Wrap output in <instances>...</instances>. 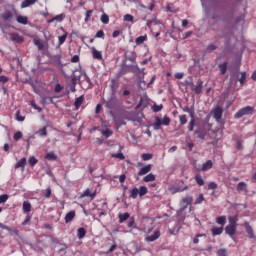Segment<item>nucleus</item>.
<instances>
[{
    "mask_svg": "<svg viewBox=\"0 0 256 256\" xmlns=\"http://www.w3.org/2000/svg\"><path fill=\"white\" fill-rule=\"evenodd\" d=\"M161 237V231L160 230H155L153 235L147 236L145 238V241L148 243H153V241H157Z\"/></svg>",
    "mask_w": 256,
    "mask_h": 256,
    "instance_id": "6",
    "label": "nucleus"
},
{
    "mask_svg": "<svg viewBox=\"0 0 256 256\" xmlns=\"http://www.w3.org/2000/svg\"><path fill=\"white\" fill-rule=\"evenodd\" d=\"M4 21H11L13 19V12L11 10H6L1 14Z\"/></svg>",
    "mask_w": 256,
    "mask_h": 256,
    "instance_id": "15",
    "label": "nucleus"
},
{
    "mask_svg": "<svg viewBox=\"0 0 256 256\" xmlns=\"http://www.w3.org/2000/svg\"><path fill=\"white\" fill-rule=\"evenodd\" d=\"M211 233L213 237H217V235H221L223 233V227H213L211 229Z\"/></svg>",
    "mask_w": 256,
    "mask_h": 256,
    "instance_id": "24",
    "label": "nucleus"
},
{
    "mask_svg": "<svg viewBox=\"0 0 256 256\" xmlns=\"http://www.w3.org/2000/svg\"><path fill=\"white\" fill-rule=\"evenodd\" d=\"M45 159L47 161H57V156L55 155V152H48L46 155H45Z\"/></svg>",
    "mask_w": 256,
    "mask_h": 256,
    "instance_id": "31",
    "label": "nucleus"
},
{
    "mask_svg": "<svg viewBox=\"0 0 256 256\" xmlns=\"http://www.w3.org/2000/svg\"><path fill=\"white\" fill-rule=\"evenodd\" d=\"M225 233H226V235H229V237H233L235 235V233H237V226H231L228 224L225 227Z\"/></svg>",
    "mask_w": 256,
    "mask_h": 256,
    "instance_id": "10",
    "label": "nucleus"
},
{
    "mask_svg": "<svg viewBox=\"0 0 256 256\" xmlns=\"http://www.w3.org/2000/svg\"><path fill=\"white\" fill-rule=\"evenodd\" d=\"M195 128V119H191L189 124H188V131H193V129Z\"/></svg>",
    "mask_w": 256,
    "mask_h": 256,
    "instance_id": "55",
    "label": "nucleus"
},
{
    "mask_svg": "<svg viewBox=\"0 0 256 256\" xmlns=\"http://www.w3.org/2000/svg\"><path fill=\"white\" fill-rule=\"evenodd\" d=\"M17 23H20V25H27L29 23V18L27 16H17L16 18Z\"/></svg>",
    "mask_w": 256,
    "mask_h": 256,
    "instance_id": "20",
    "label": "nucleus"
},
{
    "mask_svg": "<svg viewBox=\"0 0 256 256\" xmlns=\"http://www.w3.org/2000/svg\"><path fill=\"white\" fill-rule=\"evenodd\" d=\"M144 41H147V35L137 37L135 43L136 45H143Z\"/></svg>",
    "mask_w": 256,
    "mask_h": 256,
    "instance_id": "38",
    "label": "nucleus"
},
{
    "mask_svg": "<svg viewBox=\"0 0 256 256\" xmlns=\"http://www.w3.org/2000/svg\"><path fill=\"white\" fill-rule=\"evenodd\" d=\"M244 227L246 229V233L249 239H255V232L253 231V227H251V224H249V222H245Z\"/></svg>",
    "mask_w": 256,
    "mask_h": 256,
    "instance_id": "8",
    "label": "nucleus"
},
{
    "mask_svg": "<svg viewBox=\"0 0 256 256\" xmlns=\"http://www.w3.org/2000/svg\"><path fill=\"white\" fill-rule=\"evenodd\" d=\"M75 219V210L68 212L65 216V223H71Z\"/></svg>",
    "mask_w": 256,
    "mask_h": 256,
    "instance_id": "22",
    "label": "nucleus"
},
{
    "mask_svg": "<svg viewBox=\"0 0 256 256\" xmlns=\"http://www.w3.org/2000/svg\"><path fill=\"white\" fill-rule=\"evenodd\" d=\"M193 91L196 93V95H199L203 91V81L198 80L197 85L193 88Z\"/></svg>",
    "mask_w": 256,
    "mask_h": 256,
    "instance_id": "16",
    "label": "nucleus"
},
{
    "mask_svg": "<svg viewBox=\"0 0 256 256\" xmlns=\"http://www.w3.org/2000/svg\"><path fill=\"white\" fill-rule=\"evenodd\" d=\"M171 124V118L169 116H164L163 120L159 116L155 117V122L152 124L154 131H159L161 125L168 126Z\"/></svg>",
    "mask_w": 256,
    "mask_h": 256,
    "instance_id": "2",
    "label": "nucleus"
},
{
    "mask_svg": "<svg viewBox=\"0 0 256 256\" xmlns=\"http://www.w3.org/2000/svg\"><path fill=\"white\" fill-rule=\"evenodd\" d=\"M35 3H37V0H24L21 3V9H27L30 5H35Z\"/></svg>",
    "mask_w": 256,
    "mask_h": 256,
    "instance_id": "19",
    "label": "nucleus"
},
{
    "mask_svg": "<svg viewBox=\"0 0 256 256\" xmlns=\"http://www.w3.org/2000/svg\"><path fill=\"white\" fill-rule=\"evenodd\" d=\"M222 117H223V108H221L220 106H217L213 110V118L215 119V121H217V123H219Z\"/></svg>",
    "mask_w": 256,
    "mask_h": 256,
    "instance_id": "5",
    "label": "nucleus"
},
{
    "mask_svg": "<svg viewBox=\"0 0 256 256\" xmlns=\"http://www.w3.org/2000/svg\"><path fill=\"white\" fill-rule=\"evenodd\" d=\"M230 226L237 227V222L239 221V218L237 216H229L228 218Z\"/></svg>",
    "mask_w": 256,
    "mask_h": 256,
    "instance_id": "28",
    "label": "nucleus"
},
{
    "mask_svg": "<svg viewBox=\"0 0 256 256\" xmlns=\"http://www.w3.org/2000/svg\"><path fill=\"white\" fill-rule=\"evenodd\" d=\"M218 256H227V250L225 248H221L217 251Z\"/></svg>",
    "mask_w": 256,
    "mask_h": 256,
    "instance_id": "57",
    "label": "nucleus"
},
{
    "mask_svg": "<svg viewBox=\"0 0 256 256\" xmlns=\"http://www.w3.org/2000/svg\"><path fill=\"white\" fill-rule=\"evenodd\" d=\"M181 231V224H177L174 229L169 230L170 235H179V232Z\"/></svg>",
    "mask_w": 256,
    "mask_h": 256,
    "instance_id": "37",
    "label": "nucleus"
},
{
    "mask_svg": "<svg viewBox=\"0 0 256 256\" xmlns=\"http://www.w3.org/2000/svg\"><path fill=\"white\" fill-rule=\"evenodd\" d=\"M134 17H133V15H131V14H126V15H124V21H127V22H129V23H133V21H134Z\"/></svg>",
    "mask_w": 256,
    "mask_h": 256,
    "instance_id": "49",
    "label": "nucleus"
},
{
    "mask_svg": "<svg viewBox=\"0 0 256 256\" xmlns=\"http://www.w3.org/2000/svg\"><path fill=\"white\" fill-rule=\"evenodd\" d=\"M101 134L103 135V137H105V139H109V137L113 135V132L111 131V129L106 128L101 130Z\"/></svg>",
    "mask_w": 256,
    "mask_h": 256,
    "instance_id": "34",
    "label": "nucleus"
},
{
    "mask_svg": "<svg viewBox=\"0 0 256 256\" xmlns=\"http://www.w3.org/2000/svg\"><path fill=\"white\" fill-rule=\"evenodd\" d=\"M124 57L126 59V61H129L130 63H132V67L134 69H139V65H137V52L135 51H126L124 54Z\"/></svg>",
    "mask_w": 256,
    "mask_h": 256,
    "instance_id": "3",
    "label": "nucleus"
},
{
    "mask_svg": "<svg viewBox=\"0 0 256 256\" xmlns=\"http://www.w3.org/2000/svg\"><path fill=\"white\" fill-rule=\"evenodd\" d=\"M30 105H31V107H32L33 109H35L36 111H38V113H41V111H43V109H41V107H39V106L37 105V103L35 102V100H32V101L30 102Z\"/></svg>",
    "mask_w": 256,
    "mask_h": 256,
    "instance_id": "46",
    "label": "nucleus"
},
{
    "mask_svg": "<svg viewBox=\"0 0 256 256\" xmlns=\"http://www.w3.org/2000/svg\"><path fill=\"white\" fill-rule=\"evenodd\" d=\"M111 157L113 159H120L121 161H123V159H125V155H123V153H116V154H112Z\"/></svg>",
    "mask_w": 256,
    "mask_h": 256,
    "instance_id": "47",
    "label": "nucleus"
},
{
    "mask_svg": "<svg viewBox=\"0 0 256 256\" xmlns=\"http://www.w3.org/2000/svg\"><path fill=\"white\" fill-rule=\"evenodd\" d=\"M31 208H32L31 203H29V202H27V201H24V202H23V207H22V209H23V212H24V213H30Z\"/></svg>",
    "mask_w": 256,
    "mask_h": 256,
    "instance_id": "35",
    "label": "nucleus"
},
{
    "mask_svg": "<svg viewBox=\"0 0 256 256\" xmlns=\"http://www.w3.org/2000/svg\"><path fill=\"white\" fill-rule=\"evenodd\" d=\"M101 37H105V32L103 30L98 31L95 35L96 39H99Z\"/></svg>",
    "mask_w": 256,
    "mask_h": 256,
    "instance_id": "61",
    "label": "nucleus"
},
{
    "mask_svg": "<svg viewBox=\"0 0 256 256\" xmlns=\"http://www.w3.org/2000/svg\"><path fill=\"white\" fill-rule=\"evenodd\" d=\"M28 85H30V87H32L34 93L39 95V88H37V85L35 84V82H33V80L29 81Z\"/></svg>",
    "mask_w": 256,
    "mask_h": 256,
    "instance_id": "44",
    "label": "nucleus"
},
{
    "mask_svg": "<svg viewBox=\"0 0 256 256\" xmlns=\"http://www.w3.org/2000/svg\"><path fill=\"white\" fill-rule=\"evenodd\" d=\"M217 47L215 46V44H210L207 46V51L211 52V51H216Z\"/></svg>",
    "mask_w": 256,
    "mask_h": 256,
    "instance_id": "62",
    "label": "nucleus"
},
{
    "mask_svg": "<svg viewBox=\"0 0 256 256\" xmlns=\"http://www.w3.org/2000/svg\"><path fill=\"white\" fill-rule=\"evenodd\" d=\"M247 79V73L245 72H242L241 73V77L239 79V83L242 84V85H245V80Z\"/></svg>",
    "mask_w": 256,
    "mask_h": 256,
    "instance_id": "50",
    "label": "nucleus"
},
{
    "mask_svg": "<svg viewBox=\"0 0 256 256\" xmlns=\"http://www.w3.org/2000/svg\"><path fill=\"white\" fill-rule=\"evenodd\" d=\"M255 112V108L251 106L243 107L242 109L238 110L234 115L235 119H241V117H245V115H253Z\"/></svg>",
    "mask_w": 256,
    "mask_h": 256,
    "instance_id": "4",
    "label": "nucleus"
},
{
    "mask_svg": "<svg viewBox=\"0 0 256 256\" xmlns=\"http://www.w3.org/2000/svg\"><path fill=\"white\" fill-rule=\"evenodd\" d=\"M110 87H111L112 93H116L117 89H119V83H117V81L115 80H112Z\"/></svg>",
    "mask_w": 256,
    "mask_h": 256,
    "instance_id": "40",
    "label": "nucleus"
},
{
    "mask_svg": "<svg viewBox=\"0 0 256 256\" xmlns=\"http://www.w3.org/2000/svg\"><path fill=\"white\" fill-rule=\"evenodd\" d=\"M162 110H163V104H160V105L154 104L152 106V111H154V113H159V111H162Z\"/></svg>",
    "mask_w": 256,
    "mask_h": 256,
    "instance_id": "45",
    "label": "nucleus"
},
{
    "mask_svg": "<svg viewBox=\"0 0 256 256\" xmlns=\"http://www.w3.org/2000/svg\"><path fill=\"white\" fill-rule=\"evenodd\" d=\"M155 179H157V177L155 176V174L149 173V174H147V175L142 179V181H143L144 183H151V182L155 181Z\"/></svg>",
    "mask_w": 256,
    "mask_h": 256,
    "instance_id": "18",
    "label": "nucleus"
},
{
    "mask_svg": "<svg viewBox=\"0 0 256 256\" xmlns=\"http://www.w3.org/2000/svg\"><path fill=\"white\" fill-rule=\"evenodd\" d=\"M70 91H72V93H75V91H77L76 87H77V78H72L70 80V83L68 85Z\"/></svg>",
    "mask_w": 256,
    "mask_h": 256,
    "instance_id": "21",
    "label": "nucleus"
},
{
    "mask_svg": "<svg viewBox=\"0 0 256 256\" xmlns=\"http://www.w3.org/2000/svg\"><path fill=\"white\" fill-rule=\"evenodd\" d=\"M131 215L129 212H125L123 214L118 215L119 223H124V221H127V219H130Z\"/></svg>",
    "mask_w": 256,
    "mask_h": 256,
    "instance_id": "23",
    "label": "nucleus"
},
{
    "mask_svg": "<svg viewBox=\"0 0 256 256\" xmlns=\"http://www.w3.org/2000/svg\"><path fill=\"white\" fill-rule=\"evenodd\" d=\"M242 191L246 194L249 193V190H247V183L245 182H239L237 184V192L241 193Z\"/></svg>",
    "mask_w": 256,
    "mask_h": 256,
    "instance_id": "13",
    "label": "nucleus"
},
{
    "mask_svg": "<svg viewBox=\"0 0 256 256\" xmlns=\"http://www.w3.org/2000/svg\"><path fill=\"white\" fill-rule=\"evenodd\" d=\"M21 137H23V133L21 131H18L16 133H14L13 139H14V141H19V139H21Z\"/></svg>",
    "mask_w": 256,
    "mask_h": 256,
    "instance_id": "52",
    "label": "nucleus"
},
{
    "mask_svg": "<svg viewBox=\"0 0 256 256\" xmlns=\"http://www.w3.org/2000/svg\"><path fill=\"white\" fill-rule=\"evenodd\" d=\"M209 169H213V161L207 160L206 163L202 165V171H209Z\"/></svg>",
    "mask_w": 256,
    "mask_h": 256,
    "instance_id": "27",
    "label": "nucleus"
},
{
    "mask_svg": "<svg viewBox=\"0 0 256 256\" xmlns=\"http://www.w3.org/2000/svg\"><path fill=\"white\" fill-rule=\"evenodd\" d=\"M216 223L218 225H221V227H225V223H227V217L226 216H219L216 218Z\"/></svg>",
    "mask_w": 256,
    "mask_h": 256,
    "instance_id": "29",
    "label": "nucleus"
},
{
    "mask_svg": "<svg viewBox=\"0 0 256 256\" xmlns=\"http://www.w3.org/2000/svg\"><path fill=\"white\" fill-rule=\"evenodd\" d=\"M91 15H93V10H87L84 19L85 23L89 22V19H91Z\"/></svg>",
    "mask_w": 256,
    "mask_h": 256,
    "instance_id": "48",
    "label": "nucleus"
},
{
    "mask_svg": "<svg viewBox=\"0 0 256 256\" xmlns=\"http://www.w3.org/2000/svg\"><path fill=\"white\" fill-rule=\"evenodd\" d=\"M208 189H217V183L215 182H210L208 184Z\"/></svg>",
    "mask_w": 256,
    "mask_h": 256,
    "instance_id": "64",
    "label": "nucleus"
},
{
    "mask_svg": "<svg viewBox=\"0 0 256 256\" xmlns=\"http://www.w3.org/2000/svg\"><path fill=\"white\" fill-rule=\"evenodd\" d=\"M101 21H102L105 25H107V23H109V16H108L107 14H103V15L101 16Z\"/></svg>",
    "mask_w": 256,
    "mask_h": 256,
    "instance_id": "58",
    "label": "nucleus"
},
{
    "mask_svg": "<svg viewBox=\"0 0 256 256\" xmlns=\"http://www.w3.org/2000/svg\"><path fill=\"white\" fill-rule=\"evenodd\" d=\"M91 52H92L93 59H97L98 61H103V54L101 53V51H98L96 50L95 47H92Z\"/></svg>",
    "mask_w": 256,
    "mask_h": 256,
    "instance_id": "12",
    "label": "nucleus"
},
{
    "mask_svg": "<svg viewBox=\"0 0 256 256\" xmlns=\"http://www.w3.org/2000/svg\"><path fill=\"white\" fill-rule=\"evenodd\" d=\"M218 69L220 71V75H225V73H227V62H223L222 64H219Z\"/></svg>",
    "mask_w": 256,
    "mask_h": 256,
    "instance_id": "32",
    "label": "nucleus"
},
{
    "mask_svg": "<svg viewBox=\"0 0 256 256\" xmlns=\"http://www.w3.org/2000/svg\"><path fill=\"white\" fill-rule=\"evenodd\" d=\"M194 134L197 135L199 139H205V137H207V132L203 129L195 130Z\"/></svg>",
    "mask_w": 256,
    "mask_h": 256,
    "instance_id": "25",
    "label": "nucleus"
},
{
    "mask_svg": "<svg viewBox=\"0 0 256 256\" xmlns=\"http://www.w3.org/2000/svg\"><path fill=\"white\" fill-rule=\"evenodd\" d=\"M191 203H193V197H191V196L184 197L181 201L183 210L187 209V207H189V205H191Z\"/></svg>",
    "mask_w": 256,
    "mask_h": 256,
    "instance_id": "11",
    "label": "nucleus"
},
{
    "mask_svg": "<svg viewBox=\"0 0 256 256\" xmlns=\"http://www.w3.org/2000/svg\"><path fill=\"white\" fill-rule=\"evenodd\" d=\"M192 35H193V31H188L183 34L182 39H189V37H191Z\"/></svg>",
    "mask_w": 256,
    "mask_h": 256,
    "instance_id": "63",
    "label": "nucleus"
},
{
    "mask_svg": "<svg viewBox=\"0 0 256 256\" xmlns=\"http://www.w3.org/2000/svg\"><path fill=\"white\" fill-rule=\"evenodd\" d=\"M205 201V197L203 196V194H200L194 202V205H201L202 202Z\"/></svg>",
    "mask_w": 256,
    "mask_h": 256,
    "instance_id": "43",
    "label": "nucleus"
},
{
    "mask_svg": "<svg viewBox=\"0 0 256 256\" xmlns=\"http://www.w3.org/2000/svg\"><path fill=\"white\" fill-rule=\"evenodd\" d=\"M81 198L90 197L91 199H94L97 197V192L91 193V190L87 188L80 196Z\"/></svg>",
    "mask_w": 256,
    "mask_h": 256,
    "instance_id": "14",
    "label": "nucleus"
},
{
    "mask_svg": "<svg viewBox=\"0 0 256 256\" xmlns=\"http://www.w3.org/2000/svg\"><path fill=\"white\" fill-rule=\"evenodd\" d=\"M10 39L11 41H13L14 43H23V41H25V39L23 38V36L19 35V33H10Z\"/></svg>",
    "mask_w": 256,
    "mask_h": 256,
    "instance_id": "7",
    "label": "nucleus"
},
{
    "mask_svg": "<svg viewBox=\"0 0 256 256\" xmlns=\"http://www.w3.org/2000/svg\"><path fill=\"white\" fill-rule=\"evenodd\" d=\"M33 43L36 45V47H38V51H45V44L41 43V40L35 39L33 40Z\"/></svg>",
    "mask_w": 256,
    "mask_h": 256,
    "instance_id": "30",
    "label": "nucleus"
},
{
    "mask_svg": "<svg viewBox=\"0 0 256 256\" xmlns=\"http://www.w3.org/2000/svg\"><path fill=\"white\" fill-rule=\"evenodd\" d=\"M31 215L30 214H28L27 216H26V219L22 222V225L23 226H25V225H29V223H31Z\"/></svg>",
    "mask_w": 256,
    "mask_h": 256,
    "instance_id": "59",
    "label": "nucleus"
},
{
    "mask_svg": "<svg viewBox=\"0 0 256 256\" xmlns=\"http://www.w3.org/2000/svg\"><path fill=\"white\" fill-rule=\"evenodd\" d=\"M83 101H85V97L83 95L76 98V100L74 102V107L77 111H79L81 105H83Z\"/></svg>",
    "mask_w": 256,
    "mask_h": 256,
    "instance_id": "17",
    "label": "nucleus"
},
{
    "mask_svg": "<svg viewBox=\"0 0 256 256\" xmlns=\"http://www.w3.org/2000/svg\"><path fill=\"white\" fill-rule=\"evenodd\" d=\"M7 199H9V196L7 194H3L0 196V204L1 203H7Z\"/></svg>",
    "mask_w": 256,
    "mask_h": 256,
    "instance_id": "60",
    "label": "nucleus"
},
{
    "mask_svg": "<svg viewBox=\"0 0 256 256\" xmlns=\"http://www.w3.org/2000/svg\"><path fill=\"white\" fill-rule=\"evenodd\" d=\"M128 227L131 229V227H134V229H135V217H131V218H129V221H128Z\"/></svg>",
    "mask_w": 256,
    "mask_h": 256,
    "instance_id": "53",
    "label": "nucleus"
},
{
    "mask_svg": "<svg viewBox=\"0 0 256 256\" xmlns=\"http://www.w3.org/2000/svg\"><path fill=\"white\" fill-rule=\"evenodd\" d=\"M16 121H25V116H21V111H17L16 113Z\"/></svg>",
    "mask_w": 256,
    "mask_h": 256,
    "instance_id": "56",
    "label": "nucleus"
},
{
    "mask_svg": "<svg viewBox=\"0 0 256 256\" xmlns=\"http://www.w3.org/2000/svg\"><path fill=\"white\" fill-rule=\"evenodd\" d=\"M194 179L196 183L200 185V187H203V185H205V180H203V177L201 176V174H197Z\"/></svg>",
    "mask_w": 256,
    "mask_h": 256,
    "instance_id": "36",
    "label": "nucleus"
},
{
    "mask_svg": "<svg viewBox=\"0 0 256 256\" xmlns=\"http://www.w3.org/2000/svg\"><path fill=\"white\" fill-rule=\"evenodd\" d=\"M148 193L149 190L146 188V186H140L139 189L134 187L132 190H130V198L137 199L138 195L139 197H144V195H147Z\"/></svg>",
    "mask_w": 256,
    "mask_h": 256,
    "instance_id": "1",
    "label": "nucleus"
},
{
    "mask_svg": "<svg viewBox=\"0 0 256 256\" xmlns=\"http://www.w3.org/2000/svg\"><path fill=\"white\" fill-rule=\"evenodd\" d=\"M141 159L143 161H149L150 159H153V154H151V153H143L141 155Z\"/></svg>",
    "mask_w": 256,
    "mask_h": 256,
    "instance_id": "42",
    "label": "nucleus"
},
{
    "mask_svg": "<svg viewBox=\"0 0 256 256\" xmlns=\"http://www.w3.org/2000/svg\"><path fill=\"white\" fill-rule=\"evenodd\" d=\"M180 125H185L187 123V116L186 115H180L179 116Z\"/></svg>",
    "mask_w": 256,
    "mask_h": 256,
    "instance_id": "54",
    "label": "nucleus"
},
{
    "mask_svg": "<svg viewBox=\"0 0 256 256\" xmlns=\"http://www.w3.org/2000/svg\"><path fill=\"white\" fill-rule=\"evenodd\" d=\"M85 235H87V230H85V228H83V227L78 228V230H77L78 239H83L85 237Z\"/></svg>",
    "mask_w": 256,
    "mask_h": 256,
    "instance_id": "33",
    "label": "nucleus"
},
{
    "mask_svg": "<svg viewBox=\"0 0 256 256\" xmlns=\"http://www.w3.org/2000/svg\"><path fill=\"white\" fill-rule=\"evenodd\" d=\"M151 169H153V165L147 164L138 171V176L143 177V175H147V173L151 172Z\"/></svg>",
    "mask_w": 256,
    "mask_h": 256,
    "instance_id": "9",
    "label": "nucleus"
},
{
    "mask_svg": "<svg viewBox=\"0 0 256 256\" xmlns=\"http://www.w3.org/2000/svg\"><path fill=\"white\" fill-rule=\"evenodd\" d=\"M28 163H29L30 167H35V165H37V163H39V160H37V158H35V156H31L28 160Z\"/></svg>",
    "mask_w": 256,
    "mask_h": 256,
    "instance_id": "41",
    "label": "nucleus"
},
{
    "mask_svg": "<svg viewBox=\"0 0 256 256\" xmlns=\"http://www.w3.org/2000/svg\"><path fill=\"white\" fill-rule=\"evenodd\" d=\"M67 32H64V34L62 36L58 37V45H63V43H65V41H67Z\"/></svg>",
    "mask_w": 256,
    "mask_h": 256,
    "instance_id": "39",
    "label": "nucleus"
},
{
    "mask_svg": "<svg viewBox=\"0 0 256 256\" xmlns=\"http://www.w3.org/2000/svg\"><path fill=\"white\" fill-rule=\"evenodd\" d=\"M27 165V158H21L16 164L15 169H19L20 167L25 168Z\"/></svg>",
    "mask_w": 256,
    "mask_h": 256,
    "instance_id": "26",
    "label": "nucleus"
},
{
    "mask_svg": "<svg viewBox=\"0 0 256 256\" xmlns=\"http://www.w3.org/2000/svg\"><path fill=\"white\" fill-rule=\"evenodd\" d=\"M38 135H40V137H45L47 136V127H43L38 131Z\"/></svg>",
    "mask_w": 256,
    "mask_h": 256,
    "instance_id": "51",
    "label": "nucleus"
}]
</instances>
